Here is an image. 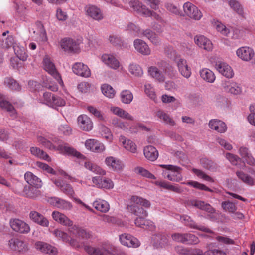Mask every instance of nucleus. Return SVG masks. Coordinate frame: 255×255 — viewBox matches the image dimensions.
<instances>
[{"label":"nucleus","instance_id":"nucleus-33","mask_svg":"<svg viewBox=\"0 0 255 255\" xmlns=\"http://www.w3.org/2000/svg\"><path fill=\"white\" fill-rule=\"evenodd\" d=\"M209 127L212 129L220 133H224L227 130L226 124L222 121L218 119H212L209 122Z\"/></svg>","mask_w":255,"mask_h":255},{"label":"nucleus","instance_id":"nucleus-45","mask_svg":"<svg viewBox=\"0 0 255 255\" xmlns=\"http://www.w3.org/2000/svg\"><path fill=\"white\" fill-rule=\"evenodd\" d=\"M24 178L29 185L33 186L37 188H40L42 186L41 180L30 172L25 173Z\"/></svg>","mask_w":255,"mask_h":255},{"label":"nucleus","instance_id":"nucleus-43","mask_svg":"<svg viewBox=\"0 0 255 255\" xmlns=\"http://www.w3.org/2000/svg\"><path fill=\"white\" fill-rule=\"evenodd\" d=\"M239 153L243 159L248 164L255 166V159L252 156L248 149L245 147H241L239 149Z\"/></svg>","mask_w":255,"mask_h":255},{"label":"nucleus","instance_id":"nucleus-49","mask_svg":"<svg viewBox=\"0 0 255 255\" xmlns=\"http://www.w3.org/2000/svg\"><path fill=\"white\" fill-rule=\"evenodd\" d=\"M201 78L207 82L212 83L216 79L214 72L208 68H203L200 71Z\"/></svg>","mask_w":255,"mask_h":255},{"label":"nucleus","instance_id":"nucleus-12","mask_svg":"<svg viewBox=\"0 0 255 255\" xmlns=\"http://www.w3.org/2000/svg\"><path fill=\"white\" fill-rule=\"evenodd\" d=\"M43 63L44 70L52 75L57 82L62 86L63 85V81L51 59L48 56L45 57L43 59Z\"/></svg>","mask_w":255,"mask_h":255},{"label":"nucleus","instance_id":"nucleus-48","mask_svg":"<svg viewBox=\"0 0 255 255\" xmlns=\"http://www.w3.org/2000/svg\"><path fill=\"white\" fill-rule=\"evenodd\" d=\"M93 206L98 211L106 213L110 209V205L106 201L98 198L93 203Z\"/></svg>","mask_w":255,"mask_h":255},{"label":"nucleus","instance_id":"nucleus-38","mask_svg":"<svg viewBox=\"0 0 255 255\" xmlns=\"http://www.w3.org/2000/svg\"><path fill=\"white\" fill-rule=\"evenodd\" d=\"M155 116L157 118L158 121L165 124H168L172 126L175 125V121L170 115L162 110H157L155 112Z\"/></svg>","mask_w":255,"mask_h":255},{"label":"nucleus","instance_id":"nucleus-54","mask_svg":"<svg viewBox=\"0 0 255 255\" xmlns=\"http://www.w3.org/2000/svg\"><path fill=\"white\" fill-rule=\"evenodd\" d=\"M229 4L233 10L237 12V13L243 18H246L247 13L245 12L240 3L236 0H230Z\"/></svg>","mask_w":255,"mask_h":255},{"label":"nucleus","instance_id":"nucleus-42","mask_svg":"<svg viewBox=\"0 0 255 255\" xmlns=\"http://www.w3.org/2000/svg\"><path fill=\"white\" fill-rule=\"evenodd\" d=\"M151 239L154 246L157 248L164 247L167 244L168 241L167 235L160 233L153 235Z\"/></svg>","mask_w":255,"mask_h":255},{"label":"nucleus","instance_id":"nucleus-13","mask_svg":"<svg viewBox=\"0 0 255 255\" xmlns=\"http://www.w3.org/2000/svg\"><path fill=\"white\" fill-rule=\"evenodd\" d=\"M215 69L221 75L227 78H232L234 73L232 67L226 62L221 60H217L214 62Z\"/></svg>","mask_w":255,"mask_h":255},{"label":"nucleus","instance_id":"nucleus-19","mask_svg":"<svg viewBox=\"0 0 255 255\" xmlns=\"http://www.w3.org/2000/svg\"><path fill=\"white\" fill-rule=\"evenodd\" d=\"M86 148L93 152L101 153L105 150V146L103 143L95 139H88L85 142Z\"/></svg>","mask_w":255,"mask_h":255},{"label":"nucleus","instance_id":"nucleus-52","mask_svg":"<svg viewBox=\"0 0 255 255\" xmlns=\"http://www.w3.org/2000/svg\"><path fill=\"white\" fill-rule=\"evenodd\" d=\"M3 85L4 86L13 91H20L21 86L19 83L11 77H6L3 80Z\"/></svg>","mask_w":255,"mask_h":255},{"label":"nucleus","instance_id":"nucleus-22","mask_svg":"<svg viewBox=\"0 0 255 255\" xmlns=\"http://www.w3.org/2000/svg\"><path fill=\"white\" fill-rule=\"evenodd\" d=\"M77 124L82 130L90 131L93 128V123L90 117L85 114L79 115L77 118Z\"/></svg>","mask_w":255,"mask_h":255},{"label":"nucleus","instance_id":"nucleus-5","mask_svg":"<svg viewBox=\"0 0 255 255\" xmlns=\"http://www.w3.org/2000/svg\"><path fill=\"white\" fill-rule=\"evenodd\" d=\"M40 102L54 109L64 106L66 104L64 99L58 96H55L50 92L44 93L43 98L40 99Z\"/></svg>","mask_w":255,"mask_h":255},{"label":"nucleus","instance_id":"nucleus-39","mask_svg":"<svg viewBox=\"0 0 255 255\" xmlns=\"http://www.w3.org/2000/svg\"><path fill=\"white\" fill-rule=\"evenodd\" d=\"M84 166L85 168L96 174L103 176L106 173L105 170L90 160H86L84 161Z\"/></svg>","mask_w":255,"mask_h":255},{"label":"nucleus","instance_id":"nucleus-21","mask_svg":"<svg viewBox=\"0 0 255 255\" xmlns=\"http://www.w3.org/2000/svg\"><path fill=\"white\" fill-rule=\"evenodd\" d=\"M105 163L110 170L114 171H120L123 170L124 164L118 158L113 156H108L105 158Z\"/></svg>","mask_w":255,"mask_h":255},{"label":"nucleus","instance_id":"nucleus-27","mask_svg":"<svg viewBox=\"0 0 255 255\" xmlns=\"http://www.w3.org/2000/svg\"><path fill=\"white\" fill-rule=\"evenodd\" d=\"M180 219L182 223L190 228L197 229L207 233H212V231L203 226H198L196 223L188 215H184L180 216Z\"/></svg>","mask_w":255,"mask_h":255},{"label":"nucleus","instance_id":"nucleus-58","mask_svg":"<svg viewBox=\"0 0 255 255\" xmlns=\"http://www.w3.org/2000/svg\"><path fill=\"white\" fill-rule=\"evenodd\" d=\"M121 102L126 104H130L133 100V95L129 90H123L120 94Z\"/></svg>","mask_w":255,"mask_h":255},{"label":"nucleus","instance_id":"nucleus-59","mask_svg":"<svg viewBox=\"0 0 255 255\" xmlns=\"http://www.w3.org/2000/svg\"><path fill=\"white\" fill-rule=\"evenodd\" d=\"M129 72L135 77H140L143 74L142 67L135 63H130L128 66Z\"/></svg>","mask_w":255,"mask_h":255},{"label":"nucleus","instance_id":"nucleus-10","mask_svg":"<svg viewBox=\"0 0 255 255\" xmlns=\"http://www.w3.org/2000/svg\"><path fill=\"white\" fill-rule=\"evenodd\" d=\"M36 139L39 145L51 150H54L57 142L59 141L58 138L45 133L38 134Z\"/></svg>","mask_w":255,"mask_h":255},{"label":"nucleus","instance_id":"nucleus-14","mask_svg":"<svg viewBox=\"0 0 255 255\" xmlns=\"http://www.w3.org/2000/svg\"><path fill=\"white\" fill-rule=\"evenodd\" d=\"M183 10L186 16L195 20H200L203 16L200 9L190 2L184 4Z\"/></svg>","mask_w":255,"mask_h":255},{"label":"nucleus","instance_id":"nucleus-23","mask_svg":"<svg viewBox=\"0 0 255 255\" xmlns=\"http://www.w3.org/2000/svg\"><path fill=\"white\" fill-rule=\"evenodd\" d=\"M119 240L122 245L128 247L137 248L140 245V241L136 238L128 234L121 235Z\"/></svg>","mask_w":255,"mask_h":255},{"label":"nucleus","instance_id":"nucleus-32","mask_svg":"<svg viewBox=\"0 0 255 255\" xmlns=\"http://www.w3.org/2000/svg\"><path fill=\"white\" fill-rule=\"evenodd\" d=\"M72 70L75 74L84 77H89L91 75L88 67L82 63L74 64L72 67Z\"/></svg>","mask_w":255,"mask_h":255},{"label":"nucleus","instance_id":"nucleus-2","mask_svg":"<svg viewBox=\"0 0 255 255\" xmlns=\"http://www.w3.org/2000/svg\"><path fill=\"white\" fill-rule=\"evenodd\" d=\"M150 202L141 197L132 196L130 198V204L127 206L128 209L132 214L138 216L147 217L148 212L144 208H149Z\"/></svg>","mask_w":255,"mask_h":255},{"label":"nucleus","instance_id":"nucleus-15","mask_svg":"<svg viewBox=\"0 0 255 255\" xmlns=\"http://www.w3.org/2000/svg\"><path fill=\"white\" fill-rule=\"evenodd\" d=\"M221 85L225 92L234 95H240L242 92L240 85L233 80H222Z\"/></svg>","mask_w":255,"mask_h":255},{"label":"nucleus","instance_id":"nucleus-7","mask_svg":"<svg viewBox=\"0 0 255 255\" xmlns=\"http://www.w3.org/2000/svg\"><path fill=\"white\" fill-rule=\"evenodd\" d=\"M81 43L80 39L66 37L61 40L60 44L61 48L65 52L78 53L80 51V45Z\"/></svg>","mask_w":255,"mask_h":255},{"label":"nucleus","instance_id":"nucleus-50","mask_svg":"<svg viewBox=\"0 0 255 255\" xmlns=\"http://www.w3.org/2000/svg\"><path fill=\"white\" fill-rule=\"evenodd\" d=\"M31 153L35 157L47 162L51 161V157L43 150L37 147H32L30 149Z\"/></svg>","mask_w":255,"mask_h":255},{"label":"nucleus","instance_id":"nucleus-28","mask_svg":"<svg viewBox=\"0 0 255 255\" xmlns=\"http://www.w3.org/2000/svg\"><path fill=\"white\" fill-rule=\"evenodd\" d=\"M119 141L122 146L127 151L132 153H136L137 151L136 144L131 140L127 138L123 135H120L118 138Z\"/></svg>","mask_w":255,"mask_h":255},{"label":"nucleus","instance_id":"nucleus-44","mask_svg":"<svg viewBox=\"0 0 255 255\" xmlns=\"http://www.w3.org/2000/svg\"><path fill=\"white\" fill-rule=\"evenodd\" d=\"M190 204L193 207L206 211L210 213H213L215 211V210L210 205L205 203L202 201L192 200L190 201Z\"/></svg>","mask_w":255,"mask_h":255},{"label":"nucleus","instance_id":"nucleus-26","mask_svg":"<svg viewBox=\"0 0 255 255\" xmlns=\"http://www.w3.org/2000/svg\"><path fill=\"white\" fill-rule=\"evenodd\" d=\"M236 55L242 60L249 61L254 57L255 53L252 48L248 46H243L237 49Z\"/></svg>","mask_w":255,"mask_h":255},{"label":"nucleus","instance_id":"nucleus-6","mask_svg":"<svg viewBox=\"0 0 255 255\" xmlns=\"http://www.w3.org/2000/svg\"><path fill=\"white\" fill-rule=\"evenodd\" d=\"M30 33L36 41L39 42H45L47 41L46 30L41 21H37L30 28Z\"/></svg>","mask_w":255,"mask_h":255},{"label":"nucleus","instance_id":"nucleus-64","mask_svg":"<svg viewBox=\"0 0 255 255\" xmlns=\"http://www.w3.org/2000/svg\"><path fill=\"white\" fill-rule=\"evenodd\" d=\"M101 132L103 137L109 143H112L113 140V135L111 130L105 126H102Z\"/></svg>","mask_w":255,"mask_h":255},{"label":"nucleus","instance_id":"nucleus-31","mask_svg":"<svg viewBox=\"0 0 255 255\" xmlns=\"http://www.w3.org/2000/svg\"><path fill=\"white\" fill-rule=\"evenodd\" d=\"M30 219L34 223L43 227L49 226V220L38 212L32 211L29 213Z\"/></svg>","mask_w":255,"mask_h":255},{"label":"nucleus","instance_id":"nucleus-16","mask_svg":"<svg viewBox=\"0 0 255 255\" xmlns=\"http://www.w3.org/2000/svg\"><path fill=\"white\" fill-rule=\"evenodd\" d=\"M9 224L13 230L21 234H27L30 231V226L24 221L18 219H12Z\"/></svg>","mask_w":255,"mask_h":255},{"label":"nucleus","instance_id":"nucleus-25","mask_svg":"<svg viewBox=\"0 0 255 255\" xmlns=\"http://www.w3.org/2000/svg\"><path fill=\"white\" fill-rule=\"evenodd\" d=\"M86 15L92 19L100 21L104 18L103 14L101 10L95 5H88L85 7Z\"/></svg>","mask_w":255,"mask_h":255},{"label":"nucleus","instance_id":"nucleus-63","mask_svg":"<svg viewBox=\"0 0 255 255\" xmlns=\"http://www.w3.org/2000/svg\"><path fill=\"white\" fill-rule=\"evenodd\" d=\"M222 208L230 213H234L237 209L236 203H233L229 201H224L221 204Z\"/></svg>","mask_w":255,"mask_h":255},{"label":"nucleus","instance_id":"nucleus-61","mask_svg":"<svg viewBox=\"0 0 255 255\" xmlns=\"http://www.w3.org/2000/svg\"><path fill=\"white\" fill-rule=\"evenodd\" d=\"M101 90L103 94L109 98H113L115 95V90L108 84H104L101 86Z\"/></svg>","mask_w":255,"mask_h":255},{"label":"nucleus","instance_id":"nucleus-20","mask_svg":"<svg viewBox=\"0 0 255 255\" xmlns=\"http://www.w3.org/2000/svg\"><path fill=\"white\" fill-rule=\"evenodd\" d=\"M236 175L238 178L249 185H254L255 181V170L252 168H249L247 173H244L243 171H237Z\"/></svg>","mask_w":255,"mask_h":255},{"label":"nucleus","instance_id":"nucleus-47","mask_svg":"<svg viewBox=\"0 0 255 255\" xmlns=\"http://www.w3.org/2000/svg\"><path fill=\"white\" fill-rule=\"evenodd\" d=\"M144 155L148 160L154 161L158 157V152L153 146L149 145L146 146L144 149Z\"/></svg>","mask_w":255,"mask_h":255},{"label":"nucleus","instance_id":"nucleus-36","mask_svg":"<svg viewBox=\"0 0 255 255\" xmlns=\"http://www.w3.org/2000/svg\"><path fill=\"white\" fill-rule=\"evenodd\" d=\"M102 61L109 67L117 69L120 66V63L115 56L112 54H105L102 56Z\"/></svg>","mask_w":255,"mask_h":255},{"label":"nucleus","instance_id":"nucleus-56","mask_svg":"<svg viewBox=\"0 0 255 255\" xmlns=\"http://www.w3.org/2000/svg\"><path fill=\"white\" fill-rule=\"evenodd\" d=\"M154 183L160 187L176 193H180L181 191L178 186L172 185L169 182L165 181H156Z\"/></svg>","mask_w":255,"mask_h":255},{"label":"nucleus","instance_id":"nucleus-51","mask_svg":"<svg viewBox=\"0 0 255 255\" xmlns=\"http://www.w3.org/2000/svg\"><path fill=\"white\" fill-rule=\"evenodd\" d=\"M111 126L114 128L121 129L125 131L128 130V125L127 122H124L117 117H114L111 120Z\"/></svg>","mask_w":255,"mask_h":255},{"label":"nucleus","instance_id":"nucleus-57","mask_svg":"<svg viewBox=\"0 0 255 255\" xmlns=\"http://www.w3.org/2000/svg\"><path fill=\"white\" fill-rule=\"evenodd\" d=\"M38 188L33 186H26L23 189V194L27 197L34 198L39 195Z\"/></svg>","mask_w":255,"mask_h":255},{"label":"nucleus","instance_id":"nucleus-4","mask_svg":"<svg viewBox=\"0 0 255 255\" xmlns=\"http://www.w3.org/2000/svg\"><path fill=\"white\" fill-rule=\"evenodd\" d=\"M84 250L89 255H114L115 248L112 245H101L97 247L83 245Z\"/></svg>","mask_w":255,"mask_h":255},{"label":"nucleus","instance_id":"nucleus-17","mask_svg":"<svg viewBox=\"0 0 255 255\" xmlns=\"http://www.w3.org/2000/svg\"><path fill=\"white\" fill-rule=\"evenodd\" d=\"M52 234L55 236V237L61 240L64 242L69 243L70 245L74 247H78L82 246L86 240L83 241V242H81V240H79L80 243H76L75 239H70V237L68 234L60 229H56L52 232Z\"/></svg>","mask_w":255,"mask_h":255},{"label":"nucleus","instance_id":"nucleus-24","mask_svg":"<svg viewBox=\"0 0 255 255\" xmlns=\"http://www.w3.org/2000/svg\"><path fill=\"white\" fill-rule=\"evenodd\" d=\"M8 246L9 250L15 252L22 253L28 249L27 244L17 238H12L9 240Z\"/></svg>","mask_w":255,"mask_h":255},{"label":"nucleus","instance_id":"nucleus-34","mask_svg":"<svg viewBox=\"0 0 255 255\" xmlns=\"http://www.w3.org/2000/svg\"><path fill=\"white\" fill-rule=\"evenodd\" d=\"M146 217L138 216L134 220V223L136 226L142 228H146L150 230H153L155 228L154 223L150 220L146 219Z\"/></svg>","mask_w":255,"mask_h":255},{"label":"nucleus","instance_id":"nucleus-18","mask_svg":"<svg viewBox=\"0 0 255 255\" xmlns=\"http://www.w3.org/2000/svg\"><path fill=\"white\" fill-rule=\"evenodd\" d=\"M48 201L51 205L61 210H70L73 208L72 204L70 202L59 197H50Z\"/></svg>","mask_w":255,"mask_h":255},{"label":"nucleus","instance_id":"nucleus-9","mask_svg":"<svg viewBox=\"0 0 255 255\" xmlns=\"http://www.w3.org/2000/svg\"><path fill=\"white\" fill-rule=\"evenodd\" d=\"M54 151H57L64 155L76 157L80 159L85 158V157L80 152L60 139L59 141H58L56 143Z\"/></svg>","mask_w":255,"mask_h":255},{"label":"nucleus","instance_id":"nucleus-8","mask_svg":"<svg viewBox=\"0 0 255 255\" xmlns=\"http://www.w3.org/2000/svg\"><path fill=\"white\" fill-rule=\"evenodd\" d=\"M160 166L166 169L163 172V175L165 178L174 182H179L182 180L179 167L172 165H161Z\"/></svg>","mask_w":255,"mask_h":255},{"label":"nucleus","instance_id":"nucleus-62","mask_svg":"<svg viewBox=\"0 0 255 255\" xmlns=\"http://www.w3.org/2000/svg\"><path fill=\"white\" fill-rule=\"evenodd\" d=\"M58 132L59 134L64 136H69L72 133V129L69 125L63 124L58 127Z\"/></svg>","mask_w":255,"mask_h":255},{"label":"nucleus","instance_id":"nucleus-53","mask_svg":"<svg viewBox=\"0 0 255 255\" xmlns=\"http://www.w3.org/2000/svg\"><path fill=\"white\" fill-rule=\"evenodd\" d=\"M0 107L8 111L11 116H14L16 114L15 110L13 106L7 101L5 100L3 95L0 93Z\"/></svg>","mask_w":255,"mask_h":255},{"label":"nucleus","instance_id":"nucleus-55","mask_svg":"<svg viewBox=\"0 0 255 255\" xmlns=\"http://www.w3.org/2000/svg\"><path fill=\"white\" fill-rule=\"evenodd\" d=\"M159 68L162 70L165 75L171 77L174 75L175 70L174 67L165 61H161L158 63Z\"/></svg>","mask_w":255,"mask_h":255},{"label":"nucleus","instance_id":"nucleus-30","mask_svg":"<svg viewBox=\"0 0 255 255\" xmlns=\"http://www.w3.org/2000/svg\"><path fill=\"white\" fill-rule=\"evenodd\" d=\"M133 45L135 50L143 55L148 56L151 53V50L148 44L141 39H135L133 42Z\"/></svg>","mask_w":255,"mask_h":255},{"label":"nucleus","instance_id":"nucleus-46","mask_svg":"<svg viewBox=\"0 0 255 255\" xmlns=\"http://www.w3.org/2000/svg\"><path fill=\"white\" fill-rule=\"evenodd\" d=\"M110 110L114 115L121 118L131 121L134 120V118L132 116L119 107L112 106L110 107Z\"/></svg>","mask_w":255,"mask_h":255},{"label":"nucleus","instance_id":"nucleus-35","mask_svg":"<svg viewBox=\"0 0 255 255\" xmlns=\"http://www.w3.org/2000/svg\"><path fill=\"white\" fill-rule=\"evenodd\" d=\"M36 248L41 252L49 254L55 255L57 254V249L51 245L43 242L38 241L35 244Z\"/></svg>","mask_w":255,"mask_h":255},{"label":"nucleus","instance_id":"nucleus-40","mask_svg":"<svg viewBox=\"0 0 255 255\" xmlns=\"http://www.w3.org/2000/svg\"><path fill=\"white\" fill-rule=\"evenodd\" d=\"M140 34L142 37L147 38L153 44L158 45L160 43V40L155 32L149 29L141 30Z\"/></svg>","mask_w":255,"mask_h":255},{"label":"nucleus","instance_id":"nucleus-1","mask_svg":"<svg viewBox=\"0 0 255 255\" xmlns=\"http://www.w3.org/2000/svg\"><path fill=\"white\" fill-rule=\"evenodd\" d=\"M51 216L55 222L63 226L69 227V233L70 236L75 238L76 240H81V242L83 243L84 240L92 237L90 232L76 225L73 226V221L64 214L59 211H54Z\"/></svg>","mask_w":255,"mask_h":255},{"label":"nucleus","instance_id":"nucleus-41","mask_svg":"<svg viewBox=\"0 0 255 255\" xmlns=\"http://www.w3.org/2000/svg\"><path fill=\"white\" fill-rule=\"evenodd\" d=\"M148 74L153 78L159 82H163L165 80V76L159 67L150 66L148 69Z\"/></svg>","mask_w":255,"mask_h":255},{"label":"nucleus","instance_id":"nucleus-29","mask_svg":"<svg viewBox=\"0 0 255 255\" xmlns=\"http://www.w3.org/2000/svg\"><path fill=\"white\" fill-rule=\"evenodd\" d=\"M194 42L199 47L207 51H211L213 48L211 41L203 35L195 36Z\"/></svg>","mask_w":255,"mask_h":255},{"label":"nucleus","instance_id":"nucleus-60","mask_svg":"<svg viewBox=\"0 0 255 255\" xmlns=\"http://www.w3.org/2000/svg\"><path fill=\"white\" fill-rule=\"evenodd\" d=\"M144 93L151 99L155 101L156 96L153 86L149 83H146L144 85Z\"/></svg>","mask_w":255,"mask_h":255},{"label":"nucleus","instance_id":"nucleus-11","mask_svg":"<svg viewBox=\"0 0 255 255\" xmlns=\"http://www.w3.org/2000/svg\"><path fill=\"white\" fill-rule=\"evenodd\" d=\"M130 6L138 14L145 17L152 16L158 20H161V17L154 12L151 11L143 5L138 0H134L129 1Z\"/></svg>","mask_w":255,"mask_h":255},{"label":"nucleus","instance_id":"nucleus-3","mask_svg":"<svg viewBox=\"0 0 255 255\" xmlns=\"http://www.w3.org/2000/svg\"><path fill=\"white\" fill-rule=\"evenodd\" d=\"M165 52L170 58H173L175 61L181 75L186 78H189L191 75V69L188 65L187 61L181 58L172 47H166Z\"/></svg>","mask_w":255,"mask_h":255},{"label":"nucleus","instance_id":"nucleus-37","mask_svg":"<svg viewBox=\"0 0 255 255\" xmlns=\"http://www.w3.org/2000/svg\"><path fill=\"white\" fill-rule=\"evenodd\" d=\"M13 50L17 57L22 61H25L28 55L26 53L24 43L21 44L19 42H15L13 45Z\"/></svg>","mask_w":255,"mask_h":255}]
</instances>
